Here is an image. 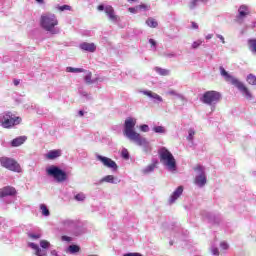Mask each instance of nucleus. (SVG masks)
I'll use <instances>...</instances> for the list:
<instances>
[{
	"instance_id": "obj_23",
	"label": "nucleus",
	"mask_w": 256,
	"mask_h": 256,
	"mask_svg": "<svg viewBox=\"0 0 256 256\" xmlns=\"http://www.w3.org/2000/svg\"><path fill=\"white\" fill-rule=\"evenodd\" d=\"M155 71H156V73H158V75H162L163 77L169 75V70H167V69L156 67Z\"/></svg>"
},
{
	"instance_id": "obj_22",
	"label": "nucleus",
	"mask_w": 256,
	"mask_h": 256,
	"mask_svg": "<svg viewBox=\"0 0 256 256\" xmlns=\"http://www.w3.org/2000/svg\"><path fill=\"white\" fill-rule=\"evenodd\" d=\"M101 183H115V177L113 175H107L101 179Z\"/></svg>"
},
{
	"instance_id": "obj_43",
	"label": "nucleus",
	"mask_w": 256,
	"mask_h": 256,
	"mask_svg": "<svg viewBox=\"0 0 256 256\" xmlns=\"http://www.w3.org/2000/svg\"><path fill=\"white\" fill-rule=\"evenodd\" d=\"M191 29H199V25L197 24V22H191Z\"/></svg>"
},
{
	"instance_id": "obj_12",
	"label": "nucleus",
	"mask_w": 256,
	"mask_h": 256,
	"mask_svg": "<svg viewBox=\"0 0 256 256\" xmlns=\"http://www.w3.org/2000/svg\"><path fill=\"white\" fill-rule=\"evenodd\" d=\"M13 195H17V190L13 186H5L0 189V199L4 197H13Z\"/></svg>"
},
{
	"instance_id": "obj_4",
	"label": "nucleus",
	"mask_w": 256,
	"mask_h": 256,
	"mask_svg": "<svg viewBox=\"0 0 256 256\" xmlns=\"http://www.w3.org/2000/svg\"><path fill=\"white\" fill-rule=\"evenodd\" d=\"M40 25L44 28L45 31L55 33V27L59 25V20H57V16L55 14H42L40 17Z\"/></svg>"
},
{
	"instance_id": "obj_15",
	"label": "nucleus",
	"mask_w": 256,
	"mask_h": 256,
	"mask_svg": "<svg viewBox=\"0 0 256 256\" xmlns=\"http://www.w3.org/2000/svg\"><path fill=\"white\" fill-rule=\"evenodd\" d=\"M181 195H183V186H179L170 196L169 203L170 205H173L176 200H178Z\"/></svg>"
},
{
	"instance_id": "obj_1",
	"label": "nucleus",
	"mask_w": 256,
	"mask_h": 256,
	"mask_svg": "<svg viewBox=\"0 0 256 256\" xmlns=\"http://www.w3.org/2000/svg\"><path fill=\"white\" fill-rule=\"evenodd\" d=\"M135 125H137V120L133 118H127L124 122V135L138 144L140 147H149V142L147 139L141 137V134L135 131Z\"/></svg>"
},
{
	"instance_id": "obj_35",
	"label": "nucleus",
	"mask_w": 256,
	"mask_h": 256,
	"mask_svg": "<svg viewBox=\"0 0 256 256\" xmlns=\"http://www.w3.org/2000/svg\"><path fill=\"white\" fill-rule=\"evenodd\" d=\"M58 9L59 11H71V6L63 5V6H60Z\"/></svg>"
},
{
	"instance_id": "obj_26",
	"label": "nucleus",
	"mask_w": 256,
	"mask_h": 256,
	"mask_svg": "<svg viewBox=\"0 0 256 256\" xmlns=\"http://www.w3.org/2000/svg\"><path fill=\"white\" fill-rule=\"evenodd\" d=\"M68 250L70 253H79V251H81V248L77 245H70L68 247Z\"/></svg>"
},
{
	"instance_id": "obj_46",
	"label": "nucleus",
	"mask_w": 256,
	"mask_h": 256,
	"mask_svg": "<svg viewBox=\"0 0 256 256\" xmlns=\"http://www.w3.org/2000/svg\"><path fill=\"white\" fill-rule=\"evenodd\" d=\"M62 241H71V237H69V236H62Z\"/></svg>"
},
{
	"instance_id": "obj_53",
	"label": "nucleus",
	"mask_w": 256,
	"mask_h": 256,
	"mask_svg": "<svg viewBox=\"0 0 256 256\" xmlns=\"http://www.w3.org/2000/svg\"><path fill=\"white\" fill-rule=\"evenodd\" d=\"M37 3L43 4L44 0H36Z\"/></svg>"
},
{
	"instance_id": "obj_48",
	"label": "nucleus",
	"mask_w": 256,
	"mask_h": 256,
	"mask_svg": "<svg viewBox=\"0 0 256 256\" xmlns=\"http://www.w3.org/2000/svg\"><path fill=\"white\" fill-rule=\"evenodd\" d=\"M218 39H220V41H222V43H225V38L221 35H217Z\"/></svg>"
},
{
	"instance_id": "obj_3",
	"label": "nucleus",
	"mask_w": 256,
	"mask_h": 256,
	"mask_svg": "<svg viewBox=\"0 0 256 256\" xmlns=\"http://www.w3.org/2000/svg\"><path fill=\"white\" fill-rule=\"evenodd\" d=\"M160 163L164 165L169 171H177V161L175 156L165 147L158 150Z\"/></svg>"
},
{
	"instance_id": "obj_38",
	"label": "nucleus",
	"mask_w": 256,
	"mask_h": 256,
	"mask_svg": "<svg viewBox=\"0 0 256 256\" xmlns=\"http://www.w3.org/2000/svg\"><path fill=\"white\" fill-rule=\"evenodd\" d=\"M28 237L30 239H40L41 235H39V234H28Z\"/></svg>"
},
{
	"instance_id": "obj_14",
	"label": "nucleus",
	"mask_w": 256,
	"mask_h": 256,
	"mask_svg": "<svg viewBox=\"0 0 256 256\" xmlns=\"http://www.w3.org/2000/svg\"><path fill=\"white\" fill-rule=\"evenodd\" d=\"M79 47L82 49V51H87L88 53H95V51H97V46L95 43L84 42L81 43Z\"/></svg>"
},
{
	"instance_id": "obj_45",
	"label": "nucleus",
	"mask_w": 256,
	"mask_h": 256,
	"mask_svg": "<svg viewBox=\"0 0 256 256\" xmlns=\"http://www.w3.org/2000/svg\"><path fill=\"white\" fill-rule=\"evenodd\" d=\"M98 11H105V6L103 4L97 7Z\"/></svg>"
},
{
	"instance_id": "obj_34",
	"label": "nucleus",
	"mask_w": 256,
	"mask_h": 256,
	"mask_svg": "<svg viewBox=\"0 0 256 256\" xmlns=\"http://www.w3.org/2000/svg\"><path fill=\"white\" fill-rule=\"evenodd\" d=\"M151 171H155V165H154V164L149 165V166L144 170V173H151Z\"/></svg>"
},
{
	"instance_id": "obj_20",
	"label": "nucleus",
	"mask_w": 256,
	"mask_h": 256,
	"mask_svg": "<svg viewBox=\"0 0 256 256\" xmlns=\"http://www.w3.org/2000/svg\"><path fill=\"white\" fill-rule=\"evenodd\" d=\"M66 71L67 73H85V69L83 68L67 67Z\"/></svg>"
},
{
	"instance_id": "obj_2",
	"label": "nucleus",
	"mask_w": 256,
	"mask_h": 256,
	"mask_svg": "<svg viewBox=\"0 0 256 256\" xmlns=\"http://www.w3.org/2000/svg\"><path fill=\"white\" fill-rule=\"evenodd\" d=\"M220 73L222 77H224L225 81H227L228 83H231V85H234V87H237V89L241 91L242 95L246 99L253 98V95H251L249 88H247V86H245V84H243L241 81L237 80V78L231 76V74L225 71V68H223V66L220 67Z\"/></svg>"
},
{
	"instance_id": "obj_50",
	"label": "nucleus",
	"mask_w": 256,
	"mask_h": 256,
	"mask_svg": "<svg viewBox=\"0 0 256 256\" xmlns=\"http://www.w3.org/2000/svg\"><path fill=\"white\" fill-rule=\"evenodd\" d=\"M206 39H207V40L213 39V34H208V35L206 36Z\"/></svg>"
},
{
	"instance_id": "obj_13",
	"label": "nucleus",
	"mask_w": 256,
	"mask_h": 256,
	"mask_svg": "<svg viewBox=\"0 0 256 256\" xmlns=\"http://www.w3.org/2000/svg\"><path fill=\"white\" fill-rule=\"evenodd\" d=\"M105 14L109 17V20L112 21L113 23H118V21H120L119 16L115 14V9L111 5H108L105 7Z\"/></svg>"
},
{
	"instance_id": "obj_30",
	"label": "nucleus",
	"mask_w": 256,
	"mask_h": 256,
	"mask_svg": "<svg viewBox=\"0 0 256 256\" xmlns=\"http://www.w3.org/2000/svg\"><path fill=\"white\" fill-rule=\"evenodd\" d=\"M188 133V141H193V137H195V131L193 129H190Z\"/></svg>"
},
{
	"instance_id": "obj_18",
	"label": "nucleus",
	"mask_w": 256,
	"mask_h": 256,
	"mask_svg": "<svg viewBox=\"0 0 256 256\" xmlns=\"http://www.w3.org/2000/svg\"><path fill=\"white\" fill-rule=\"evenodd\" d=\"M47 159H57V157H61V150H51L46 154Z\"/></svg>"
},
{
	"instance_id": "obj_49",
	"label": "nucleus",
	"mask_w": 256,
	"mask_h": 256,
	"mask_svg": "<svg viewBox=\"0 0 256 256\" xmlns=\"http://www.w3.org/2000/svg\"><path fill=\"white\" fill-rule=\"evenodd\" d=\"M13 83H14L15 87H17V85H19L20 81L17 80V79H15V80L13 81Z\"/></svg>"
},
{
	"instance_id": "obj_44",
	"label": "nucleus",
	"mask_w": 256,
	"mask_h": 256,
	"mask_svg": "<svg viewBox=\"0 0 256 256\" xmlns=\"http://www.w3.org/2000/svg\"><path fill=\"white\" fill-rule=\"evenodd\" d=\"M149 43L152 47H155V45H157V42L154 39H150Z\"/></svg>"
},
{
	"instance_id": "obj_51",
	"label": "nucleus",
	"mask_w": 256,
	"mask_h": 256,
	"mask_svg": "<svg viewBox=\"0 0 256 256\" xmlns=\"http://www.w3.org/2000/svg\"><path fill=\"white\" fill-rule=\"evenodd\" d=\"M78 115H80V117H83V116L85 115V113L83 112V110H80V111L78 112Z\"/></svg>"
},
{
	"instance_id": "obj_28",
	"label": "nucleus",
	"mask_w": 256,
	"mask_h": 256,
	"mask_svg": "<svg viewBox=\"0 0 256 256\" xmlns=\"http://www.w3.org/2000/svg\"><path fill=\"white\" fill-rule=\"evenodd\" d=\"M92 77H93V74L91 72H89L85 77V82L88 84V85H91V83H93V80H92Z\"/></svg>"
},
{
	"instance_id": "obj_21",
	"label": "nucleus",
	"mask_w": 256,
	"mask_h": 256,
	"mask_svg": "<svg viewBox=\"0 0 256 256\" xmlns=\"http://www.w3.org/2000/svg\"><path fill=\"white\" fill-rule=\"evenodd\" d=\"M146 24L148 25V27H152L153 29H155L159 25V23H157L154 18H148L146 20Z\"/></svg>"
},
{
	"instance_id": "obj_17",
	"label": "nucleus",
	"mask_w": 256,
	"mask_h": 256,
	"mask_svg": "<svg viewBox=\"0 0 256 256\" xmlns=\"http://www.w3.org/2000/svg\"><path fill=\"white\" fill-rule=\"evenodd\" d=\"M25 141H27V137L20 136L18 138L13 139L11 142V145H12V147H19V146L23 145V143Z\"/></svg>"
},
{
	"instance_id": "obj_40",
	"label": "nucleus",
	"mask_w": 256,
	"mask_h": 256,
	"mask_svg": "<svg viewBox=\"0 0 256 256\" xmlns=\"http://www.w3.org/2000/svg\"><path fill=\"white\" fill-rule=\"evenodd\" d=\"M196 6H197V0H192V2L190 3V9H195Z\"/></svg>"
},
{
	"instance_id": "obj_11",
	"label": "nucleus",
	"mask_w": 256,
	"mask_h": 256,
	"mask_svg": "<svg viewBox=\"0 0 256 256\" xmlns=\"http://www.w3.org/2000/svg\"><path fill=\"white\" fill-rule=\"evenodd\" d=\"M98 161H101L105 167H108L109 169H113L114 171H117V163L113 161L111 158H107L105 156H97Z\"/></svg>"
},
{
	"instance_id": "obj_39",
	"label": "nucleus",
	"mask_w": 256,
	"mask_h": 256,
	"mask_svg": "<svg viewBox=\"0 0 256 256\" xmlns=\"http://www.w3.org/2000/svg\"><path fill=\"white\" fill-rule=\"evenodd\" d=\"M128 11L129 13H137L139 11V8L136 7H131V8H128Z\"/></svg>"
},
{
	"instance_id": "obj_27",
	"label": "nucleus",
	"mask_w": 256,
	"mask_h": 256,
	"mask_svg": "<svg viewBox=\"0 0 256 256\" xmlns=\"http://www.w3.org/2000/svg\"><path fill=\"white\" fill-rule=\"evenodd\" d=\"M248 43L251 51L256 53V40L255 39L249 40Z\"/></svg>"
},
{
	"instance_id": "obj_42",
	"label": "nucleus",
	"mask_w": 256,
	"mask_h": 256,
	"mask_svg": "<svg viewBox=\"0 0 256 256\" xmlns=\"http://www.w3.org/2000/svg\"><path fill=\"white\" fill-rule=\"evenodd\" d=\"M220 247L223 249H229V244H227V242H221Z\"/></svg>"
},
{
	"instance_id": "obj_47",
	"label": "nucleus",
	"mask_w": 256,
	"mask_h": 256,
	"mask_svg": "<svg viewBox=\"0 0 256 256\" xmlns=\"http://www.w3.org/2000/svg\"><path fill=\"white\" fill-rule=\"evenodd\" d=\"M212 253L213 255H219V249L217 248L212 249Z\"/></svg>"
},
{
	"instance_id": "obj_19",
	"label": "nucleus",
	"mask_w": 256,
	"mask_h": 256,
	"mask_svg": "<svg viewBox=\"0 0 256 256\" xmlns=\"http://www.w3.org/2000/svg\"><path fill=\"white\" fill-rule=\"evenodd\" d=\"M143 93L147 95V97H151L157 101H163V98H161V96H159L157 93H153L152 91H144Z\"/></svg>"
},
{
	"instance_id": "obj_8",
	"label": "nucleus",
	"mask_w": 256,
	"mask_h": 256,
	"mask_svg": "<svg viewBox=\"0 0 256 256\" xmlns=\"http://www.w3.org/2000/svg\"><path fill=\"white\" fill-rule=\"evenodd\" d=\"M50 246H51V243H49V241H47V240H42L40 242V247L42 249L39 248V245H37L33 242L28 243V247L33 249L35 251V255H37V256H47V250H45V249H49Z\"/></svg>"
},
{
	"instance_id": "obj_29",
	"label": "nucleus",
	"mask_w": 256,
	"mask_h": 256,
	"mask_svg": "<svg viewBox=\"0 0 256 256\" xmlns=\"http://www.w3.org/2000/svg\"><path fill=\"white\" fill-rule=\"evenodd\" d=\"M155 133H165V128L163 126H156L153 128Z\"/></svg>"
},
{
	"instance_id": "obj_6",
	"label": "nucleus",
	"mask_w": 256,
	"mask_h": 256,
	"mask_svg": "<svg viewBox=\"0 0 256 256\" xmlns=\"http://www.w3.org/2000/svg\"><path fill=\"white\" fill-rule=\"evenodd\" d=\"M200 100L205 105H215L221 101V94L215 90L206 91Z\"/></svg>"
},
{
	"instance_id": "obj_54",
	"label": "nucleus",
	"mask_w": 256,
	"mask_h": 256,
	"mask_svg": "<svg viewBox=\"0 0 256 256\" xmlns=\"http://www.w3.org/2000/svg\"><path fill=\"white\" fill-rule=\"evenodd\" d=\"M128 1H130V0H128ZM131 1H137V0H131Z\"/></svg>"
},
{
	"instance_id": "obj_25",
	"label": "nucleus",
	"mask_w": 256,
	"mask_h": 256,
	"mask_svg": "<svg viewBox=\"0 0 256 256\" xmlns=\"http://www.w3.org/2000/svg\"><path fill=\"white\" fill-rule=\"evenodd\" d=\"M247 83H249V85H256V76L253 74H249L247 76Z\"/></svg>"
},
{
	"instance_id": "obj_52",
	"label": "nucleus",
	"mask_w": 256,
	"mask_h": 256,
	"mask_svg": "<svg viewBox=\"0 0 256 256\" xmlns=\"http://www.w3.org/2000/svg\"><path fill=\"white\" fill-rule=\"evenodd\" d=\"M51 255H52V256H57V252H56V251H52V252H51Z\"/></svg>"
},
{
	"instance_id": "obj_32",
	"label": "nucleus",
	"mask_w": 256,
	"mask_h": 256,
	"mask_svg": "<svg viewBox=\"0 0 256 256\" xmlns=\"http://www.w3.org/2000/svg\"><path fill=\"white\" fill-rule=\"evenodd\" d=\"M203 43V41L201 40H197L195 42L192 43V49H198L199 46Z\"/></svg>"
},
{
	"instance_id": "obj_37",
	"label": "nucleus",
	"mask_w": 256,
	"mask_h": 256,
	"mask_svg": "<svg viewBox=\"0 0 256 256\" xmlns=\"http://www.w3.org/2000/svg\"><path fill=\"white\" fill-rule=\"evenodd\" d=\"M138 11H141V9L147 10L149 9V6L145 5V4H140L137 6Z\"/></svg>"
},
{
	"instance_id": "obj_7",
	"label": "nucleus",
	"mask_w": 256,
	"mask_h": 256,
	"mask_svg": "<svg viewBox=\"0 0 256 256\" xmlns=\"http://www.w3.org/2000/svg\"><path fill=\"white\" fill-rule=\"evenodd\" d=\"M47 175L50 177H53L57 183H64V181H67V173L63 170H61L57 166H51L46 170Z\"/></svg>"
},
{
	"instance_id": "obj_41",
	"label": "nucleus",
	"mask_w": 256,
	"mask_h": 256,
	"mask_svg": "<svg viewBox=\"0 0 256 256\" xmlns=\"http://www.w3.org/2000/svg\"><path fill=\"white\" fill-rule=\"evenodd\" d=\"M123 256H142V255H141V253L134 252V253L124 254Z\"/></svg>"
},
{
	"instance_id": "obj_31",
	"label": "nucleus",
	"mask_w": 256,
	"mask_h": 256,
	"mask_svg": "<svg viewBox=\"0 0 256 256\" xmlns=\"http://www.w3.org/2000/svg\"><path fill=\"white\" fill-rule=\"evenodd\" d=\"M75 199H76V201H85V194H83V193H78V194L75 196Z\"/></svg>"
},
{
	"instance_id": "obj_16",
	"label": "nucleus",
	"mask_w": 256,
	"mask_h": 256,
	"mask_svg": "<svg viewBox=\"0 0 256 256\" xmlns=\"http://www.w3.org/2000/svg\"><path fill=\"white\" fill-rule=\"evenodd\" d=\"M247 15H251V11H249V7L247 5H241L238 9L237 19H245Z\"/></svg>"
},
{
	"instance_id": "obj_33",
	"label": "nucleus",
	"mask_w": 256,
	"mask_h": 256,
	"mask_svg": "<svg viewBox=\"0 0 256 256\" xmlns=\"http://www.w3.org/2000/svg\"><path fill=\"white\" fill-rule=\"evenodd\" d=\"M121 156L123 159H129V151L127 149H123L121 152Z\"/></svg>"
},
{
	"instance_id": "obj_36",
	"label": "nucleus",
	"mask_w": 256,
	"mask_h": 256,
	"mask_svg": "<svg viewBox=\"0 0 256 256\" xmlns=\"http://www.w3.org/2000/svg\"><path fill=\"white\" fill-rule=\"evenodd\" d=\"M140 131H143V133H147L149 131V126L147 124L141 125Z\"/></svg>"
},
{
	"instance_id": "obj_10",
	"label": "nucleus",
	"mask_w": 256,
	"mask_h": 256,
	"mask_svg": "<svg viewBox=\"0 0 256 256\" xmlns=\"http://www.w3.org/2000/svg\"><path fill=\"white\" fill-rule=\"evenodd\" d=\"M19 123H21V118H13V116H11V113H8L3 116V121L1 122V125L2 127H4V129H9L14 125H19Z\"/></svg>"
},
{
	"instance_id": "obj_24",
	"label": "nucleus",
	"mask_w": 256,
	"mask_h": 256,
	"mask_svg": "<svg viewBox=\"0 0 256 256\" xmlns=\"http://www.w3.org/2000/svg\"><path fill=\"white\" fill-rule=\"evenodd\" d=\"M40 210L42 211V215H44V217H49L50 212L45 204L40 205Z\"/></svg>"
},
{
	"instance_id": "obj_9",
	"label": "nucleus",
	"mask_w": 256,
	"mask_h": 256,
	"mask_svg": "<svg viewBox=\"0 0 256 256\" xmlns=\"http://www.w3.org/2000/svg\"><path fill=\"white\" fill-rule=\"evenodd\" d=\"M194 171L199 173L198 176L195 177L194 183L198 185V187H205L207 184V176L205 175V168L201 165H197L194 168Z\"/></svg>"
},
{
	"instance_id": "obj_5",
	"label": "nucleus",
	"mask_w": 256,
	"mask_h": 256,
	"mask_svg": "<svg viewBox=\"0 0 256 256\" xmlns=\"http://www.w3.org/2000/svg\"><path fill=\"white\" fill-rule=\"evenodd\" d=\"M0 164L4 169H8V171H13L14 173H21V165L19 162L13 158L9 157H1Z\"/></svg>"
}]
</instances>
